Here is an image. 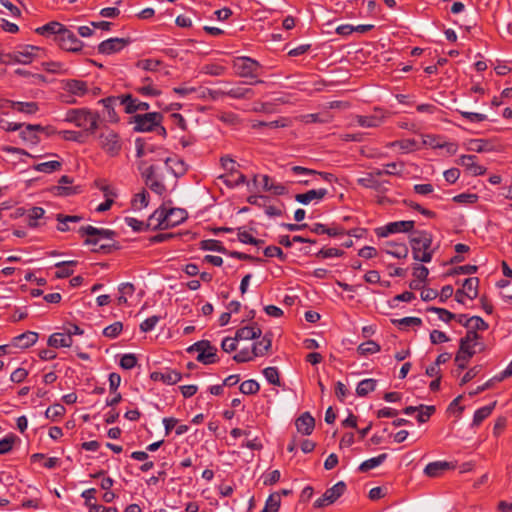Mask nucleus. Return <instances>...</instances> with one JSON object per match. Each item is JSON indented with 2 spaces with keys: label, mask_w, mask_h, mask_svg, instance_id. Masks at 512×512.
Wrapping results in <instances>:
<instances>
[{
  "label": "nucleus",
  "mask_w": 512,
  "mask_h": 512,
  "mask_svg": "<svg viewBox=\"0 0 512 512\" xmlns=\"http://www.w3.org/2000/svg\"><path fill=\"white\" fill-rule=\"evenodd\" d=\"M433 236L425 230L413 231L409 238L413 259L422 263H429L432 260L434 250L432 249Z\"/></svg>",
  "instance_id": "obj_1"
},
{
  "label": "nucleus",
  "mask_w": 512,
  "mask_h": 512,
  "mask_svg": "<svg viewBox=\"0 0 512 512\" xmlns=\"http://www.w3.org/2000/svg\"><path fill=\"white\" fill-rule=\"evenodd\" d=\"M65 121L73 123L91 134L95 133L99 127V115L85 108L68 110Z\"/></svg>",
  "instance_id": "obj_2"
},
{
  "label": "nucleus",
  "mask_w": 512,
  "mask_h": 512,
  "mask_svg": "<svg viewBox=\"0 0 512 512\" xmlns=\"http://www.w3.org/2000/svg\"><path fill=\"white\" fill-rule=\"evenodd\" d=\"M99 146L111 157H116L122 150V140L117 132L111 129H103L99 136Z\"/></svg>",
  "instance_id": "obj_3"
},
{
  "label": "nucleus",
  "mask_w": 512,
  "mask_h": 512,
  "mask_svg": "<svg viewBox=\"0 0 512 512\" xmlns=\"http://www.w3.org/2000/svg\"><path fill=\"white\" fill-rule=\"evenodd\" d=\"M233 68L243 78H256L262 70L261 64L250 57H237L233 61Z\"/></svg>",
  "instance_id": "obj_4"
},
{
  "label": "nucleus",
  "mask_w": 512,
  "mask_h": 512,
  "mask_svg": "<svg viewBox=\"0 0 512 512\" xmlns=\"http://www.w3.org/2000/svg\"><path fill=\"white\" fill-rule=\"evenodd\" d=\"M163 120V115L159 112H150L146 114H137L131 118L130 123H134V130L137 132H151L156 129Z\"/></svg>",
  "instance_id": "obj_5"
},
{
  "label": "nucleus",
  "mask_w": 512,
  "mask_h": 512,
  "mask_svg": "<svg viewBox=\"0 0 512 512\" xmlns=\"http://www.w3.org/2000/svg\"><path fill=\"white\" fill-rule=\"evenodd\" d=\"M187 352H198L197 361L205 365L217 362V348L212 346L208 340H201L192 344Z\"/></svg>",
  "instance_id": "obj_6"
},
{
  "label": "nucleus",
  "mask_w": 512,
  "mask_h": 512,
  "mask_svg": "<svg viewBox=\"0 0 512 512\" xmlns=\"http://www.w3.org/2000/svg\"><path fill=\"white\" fill-rule=\"evenodd\" d=\"M78 232L81 236H87V238L84 241L85 245L93 246L98 245L101 239L113 240V238L116 235V233L113 230L96 228L91 225L82 226Z\"/></svg>",
  "instance_id": "obj_7"
},
{
  "label": "nucleus",
  "mask_w": 512,
  "mask_h": 512,
  "mask_svg": "<svg viewBox=\"0 0 512 512\" xmlns=\"http://www.w3.org/2000/svg\"><path fill=\"white\" fill-rule=\"evenodd\" d=\"M345 490L346 484L343 481L337 482L334 486L327 489L322 495V497L315 501L314 507L322 508L326 505L334 503L344 494Z\"/></svg>",
  "instance_id": "obj_8"
},
{
  "label": "nucleus",
  "mask_w": 512,
  "mask_h": 512,
  "mask_svg": "<svg viewBox=\"0 0 512 512\" xmlns=\"http://www.w3.org/2000/svg\"><path fill=\"white\" fill-rule=\"evenodd\" d=\"M62 32L58 35L57 44L64 50L69 52H78L81 50L83 43L77 38L74 32L63 26Z\"/></svg>",
  "instance_id": "obj_9"
},
{
  "label": "nucleus",
  "mask_w": 512,
  "mask_h": 512,
  "mask_svg": "<svg viewBox=\"0 0 512 512\" xmlns=\"http://www.w3.org/2000/svg\"><path fill=\"white\" fill-rule=\"evenodd\" d=\"M415 222L412 220L390 222L384 227L376 229V234L379 237H387L389 234L400 232H413Z\"/></svg>",
  "instance_id": "obj_10"
},
{
  "label": "nucleus",
  "mask_w": 512,
  "mask_h": 512,
  "mask_svg": "<svg viewBox=\"0 0 512 512\" xmlns=\"http://www.w3.org/2000/svg\"><path fill=\"white\" fill-rule=\"evenodd\" d=\"M61 88L69 95L74 97H84L88 95V82L79 79L61 80Z\"/></svg>",
  "instance_id": "obj_11"
},
{
  "label": "nucleus",
  "mask_w": 512,
  "mask_h": 512,
  "mask_svg": "<svg viewBox=\"0 0 512 512\" xmlns=\"http://www.w3.org/2000/svg\"><path fill=\"white\" fill-rule=\"evenodd\" d=\"M130 43L128 38H110L102 41L98 45V52L105 55H111L120 52Z\"/></svg>",
  "instance_id": "obj_12"
},
{
  "label": "nucleus",
  "mask_w": 512,
  "mask_h": 512,
  "mask_svg": "<svg viewBox=\"0 0 512 512\" xmlns=\"http://www.w3.org/2000/svg\"><path fill=\"white\" fill-rule=\"evenodd\" d=\"M40 50L41 49L37 46L26 45L22 50L8 53L6 57L10 58L15 63L26 65L32 62L33 58L36 56V52Z\"/></svg>",
  "instance_id": "obj_13"
},
{
  "label": "nucleus",
  "mask_w": 512,
  "mask_h": 512,
  "mask_svg": "<svg viewBox=\"0 0 512 512\" xmlns=\"http://www.w3.org/2000/svg\"><path fill=\"white\" fill-rule=\"evenodd\" d=\"M38 337L39 335L37 332L26 331L13 337L10 345L20 349H27L37 342Z\"/></svg>",
  "instance_id": "obj_14"
},
{
  "label": "nucleus",
  "mask_w": 512,
  "mask_h": 512,
  "mask_svg": "<svg viewBox=\"0 0 512 512\" xmlns=\"http://www.w3.org/2000/svg\"><path fill=\"white\" fill-rule=\"evenodd\" d=\"M477 157L475 155H462L457 160L459 165L464 166L473 176L483 175L486 168L476 163Z\"/></svg>",
  "instance_id": "obj_15"
},
{
  "label": "nucleus",
  "mask_w": 512,
  "mask_h": 512,
  "mask_svg": "<svg viewBox=\"0 0 512 512\" xmlns=\"http://www.w3.org/2000/svg\"><path fill=\"white\" fill-rule=\"evenodd\" d=\"M120 98L121 104L125 105V112L128 114H133L136 111H147L150 107L147 102L139 101L133 98L131 94L122 95Z\"/></svg>",
  "instance_id": "obj_16"
},
{
  "label": "nucleus",
  "mask_w": 512,
  "mask_h": 512,
  "mask_svg": "<svg viewBox=\"0 0 512 512\" xmlns=\"http://www.w3.org/2000/svg\"><path fill=\"white\" fill-rule=\"evenodd\" d=\"M297 431L302 435H310L315 427V419L309 412H304L295 421Z\"/></svg>",
  "instance_id": "obj_17"
},
{
  "label": "nucleus",
  "mask_w": 512,
  "mask_h": 512,
  "mask_svg": "<svg viewBox=\"0 0 512 512\" xmlns=\"http://www.w3.org/2000/svg\"><path fill=\"white\" fill-rule=\"evenodd\" d=\"M168 210L165 208H159L149 217L147 226H153L154 229H167L168 224Z\"/></svg>",
  "instance_id": "obj_18"
},
{
  "label": "nucleus",
  "mask_w": 512,
  "mask_h": 512,
  "mask_svg": "<svg viewBox=\"0 0 512 512\" xmlns=\"http://www.w3.org/2000/svg\"><path fill=\"white\" fill-rule=\"evenodd\" d=\"M150 378L154 381H162L165 384L173 385L181 380L182 375L176 370L167 369L165 372H152Z\"/></svg>",
  "instance_id": "obj_19"
},
{
  "label": "nucleus",
  "mask_w": 512,
  "mask_h": 512,
  "mask_svg": "<svg viewBox=\"0 0 512 512\" xmlns=\"http://www.w3.org/2000/svg\"><path fill=\"white\" fill-rule=\"evenodd\" d=\"M357 183L364 188L373 189L379 193H385L387 191L385 184L389 182L380 181L367 173L364 177L357 179Z\"/></svg>",
  "instance_id": "obj_20"
},
{
  "label": "nucleus",
  "mask_w": 512,
  "mask_h": 512,
  "mask_svg": "<svg viewBox=\"0 0 512 512\" xmlns=\"http://www.w3.org/2000/svg\"><path fill=\"white\" fill-rule=\"evenodd\" d=\"M328 191L325 188L309 190L306 193H300L295 195V200L303 205L309 204L313 200L320 201L326 195Z\"/></svg>",
  "instance_id": "obj_21"
},
{
  "label": "nucleus",
  "mask_w": 512,
  "mask_h": 512,
  "mask_svg": "<svg viewBox=\"0 0 512 512\" xmlns=\"http://www.w3.org/2000/svg\"><path fill=\"white\" fill-rule=\"evenodd\" d=\"M167 169L176 177L183 176L187 171V165L178 157H167L164 159Z\"/></svg>",
  "instance_id": "obj_22"
},
{
  "label": "nucleus",
  "mask_w": 512,
  "mask_h": 512,
  "mask_svg": "<svg viewBox=\"0 0 512 512\" xmlns=\"http://www.w3.org/2000/svg\"><path fill=\"white\" fill-rule=\"evenodd\" d=\"M47 343L53 348H68L73 345V338L67 333L56 332L49 336Z\"/></svg>",
  "instance_id": "obj_23"
},
{
  "label": "nucleus",
  "mask_w": 512,
  "mask_h": 512,
  "mask_svg": "<svg viewBox=\"0 0 512 512\" xmlns=\"http://www.w3.org/2000/svg\"><path fill=\"white\" fill-rule=\"evenodd\" d=\"M63 26L64 25L59 22L51 21L41 27L36 28L35 32L39 35L46 37L54 36V40L57 41L58 35H60V33L62 32L61 30Z\"/></svg>",
  "instance_id": "obj_24"
},
{
  "label": "nucleus",
  "mask_w": 512,
  "mask_h": 512,
  "mask_svg": "<svg viewBox=\"0 0 512 512\" xmlns=\"http://www.w3.org/2000/svg\"><path fill=\"white\" fill-rule=\"evenodd\" d=\"M42 130L43 127L41 125L28 124L24 129L20 131V137L25 142L37 144L39 142V137L37 136L36 132Z\"/></svg>",
  "instance_id": "obj_25"
},
{
  "label": "nucleus",
  "mask_w": 512,
  "mask_h": 512,
  "mask_svg": "<svg viewBox=\"0 0 512 512\" xmlns=\"http://www.w3.org/2000/svg\"><path fill=\"white\" fill-rule=\"evenodd\" d=\"M385 251L387 254L399 259L406 258L409 252L406 244L395 242H387Z\"/></svg>",
  "instance_id": "obj_26"
},
{
  "label": "nucleus",
  "mask_w": 512,
  "mask_h": 512,
  "mask_svg": "<svg viewBox=\"0 0 512 512\" xmlns=\"http://www.w3.org/2000/svg\"><path fill=\"white\" fill-rule=\"evenodd\" d=\"M262 334V331L257 326H246L238 329L236 331V339L238 340H250L259 338Z\"/></svg>",
  "instance_id": "obj_27"
},
{
  "label": "nucleus",
  "mask_w": 512,
  "mask_h": 512,
  "mask_svg": "<svg viewBox=\"0 0 512 512\" xmlns=\"http://www.w3.org/2000/svg\"><path fill=\"white\" fill-rule=\"evenodd\" d=\"M76 260L62 261L55 264L57 271L55 272V277L58 279H63L71 276L73 274V269L71 267L77 265Z\"/></svg>",
  "instance_id": "obj_28"
},
{
  "label": "nucleus",
  "mask_w": 512,
  "mask_h": 512,
  "mask_svg": "<svg viewBox=\"0 0 512 512\" xmlns=\"http://www.w3.org/2000/svg\"><path fill=\"white\" fill-rule=\"evenodd\" d=\"M11 108L27 115L35 114L39 110L38 103L36 102L11 101Z\"/></svg>",
  "instance_id": "obj_29"
},
{
  "label": "nucleus",
  "mask_w": 512,
  "mask_h": 512,
  "mask_svg": "<svg viewBox=\"0 0 512 512\" xmlns=\"http://www.w3.org/2000/svg\"><path fill=\"white\" fill-rule=\"evenodd\" d=\"M497 401L477 409L474 413L472 426H479L494 410Z\"/></svg>",
  "instance_id": "obj_30"
},
{
  "label": "nucleus",
  "mask_w": 512,
  "mask_h": 512,
  "mask_svg": "<svg viewBox=\"0 0 512 512\" xmlns=\"http://www.w3.org/2000/svg\"><path fill=\"white\" fill-rule=\"evenodd\" d=\"M479 279L477 277H470L464 280L462 290L465 296L469 299H475L478 296Z\"/></svg>",
  "instance_id": "obj_31"
},
{
  "label": "nucleus",
  "mask_w": 512,
  "mask_h": 512,
  "mask_svg": "<svg viewBox=\"0 0 512 512\" xmlns=\"http://www.w3.org/2000/svg\"><path fill=\"white\" fill-rule=\"evenodd\" d=\"M272 345L271 335H264L262 339L253 344L252 354L253 356H263L267 353Z\"/></svg>",
  "instance_id": "obj_32"
},
{
  "label": "nucleus",
  "mask_w": 512,
  "mask_h": 512,
  "mask_svg": "<svg viewBox=\"0 0 512 512\" xmlns=\"http://www.w3.org/2000/svg\"><path fill=\"white\" fill-rule=\"evenodd\" d=\"M142 83L143 85L137 88L138 93L144 96H158L161 94V90L153 85L154 79L152 77L142 78Z\"/></svg>",
  "instance_id": "obj_33"
},
{
  "label": "nucleus",
  "mask_w": 512,
  "mask_h": 512,
  "mask_svg": "<svg viewBox=\"0 0 512 512\" xmlns=\"http://www.w3.org/2000/svg\"><path fill=\"white\" fill-rule=\"evenodd\" d=\"M253 95L254 91L251 88L242 86H236L226 90V96L234 99H250Z\"/></svg>",
  "instance_id": "obj_34"
},
{
  "label": "nucleus",
  "mask_w": 512,
  "mask_h": 512,
  "mask_svg": "<svg viewBox=\"0 0 512 512\" xmlns=\"http://www.w3.org/2000/svg\"><path fill=\"white\" fill-rule=\"evenodd\" d=\"M187 218V212L181 208H171L168 210L169 228L182 223Z\"/></svg>",
  "instance_id": "obj_35"
},
{
  "label": "nucleus",
  "mask_w": 512,
  "mask_h": 512,
  "mask_svg": "<svg viewBox=\"0 0 512 512\" xmlns=\"http://www.w3.org/2000/svg\"><path fill=\"white\" fill-rule=\"evenodd\" d=\"M117 100L121 101L120 96H118V97L110 96V97L101 99L99 101V103H101L104 106V108L106 109L107 116H108V119H109L110 122H117L118 121V117H117V114H116L115 109H114V104H115V102Z\"/></svg>",
  "instance_id": "obj_36"
},
{
  "label": "nucleus",
  "mask_w": 512,
  "mask_h": 512,
  "mask_svg": "<svg viewBox=\"0 0 512 512\" xmlns=\"http://www.w3.org/2000/svg\"><path fill=\"white\" fill-rule=\"evenodd\" d=\"M73 179L67 175L61 176L59 179V186L54 187V191L56 195L59 196H70L75 193V190L72 187H65L62 185L72 184Z\"/></svg>",
  "instance_id": "obj_37"
},
{
  "label": "nucleus",
  "mask_w": 512,
  "mask_h": 512,
  "mask_svg": "<svg viewBox=\"0 0 512 512\" xmlns=\"http://www.w3.org/2000/svg\"><path fill=\"white\" fill-rule=\"evenodd\" d=\"M377 381L372 378L360 381L356 387V393L360 397L368 395L376 389Z\"/></svg>",
  "instance_id": "obj_38"
},
{
  "label": "nucleus",
  "mask_w": 512,
  "mask_h": 512,
  "mask_svg": "<svg viewBox=\"0 0 512 512\" xmlns=\"http://www.w3.org/2000/svg\"><path fill=\"white\" fill-rule=\"evenodd\" d=\"M449 467V463L448 462H442V461H437V462H432V463H429L425 469H424V473L429 476V477H437L439 476L443 471H445L446 469H448Z\"/></svg>",
  "instance_id": "obj_39"
},
{
  "label": "nucleus",
  "mask_w": 512,
  "mask_h": 512,
  "mask_svg": "<svg viewBox=\"0 0 512 512\" xmlns=\"http://www.w3.org/2000/svg\"><path fill=\"white\" fill-rule=\"evenodd\" d=\"M387 459V454L383 453L378 455L377 457L370 458L362 462L358 468L360 472H368L371 469H374L381 465Z\"/></svg>",
  "instance_id": "obj_40"
},
{
  "label": "nucleus",
  "mask_w": 512,
  "mask_h": 512,
  "mask_svg": "<svg viewBox=\"0 0 512 512\" xmlns=\"http://www.w3.org/2000/svg\"><path fill=\"white\" fill-rule=\"evenodd\" d=\"M219 179L222 180L230 188L239 186L246 182L245 175L237 171L233 174V176H231V174L221 175Z\"/></svg>",
  "instance_id": "obj_41"
},
{
  "label": "nucleus",
  "mask_w": 512,
  "mask_h": 512,
  "mask_svg": "<svg viewBox=\"0 0 512 512\" xmlns=\"http://www.w3.org/2000/svg\"><path fill=\"white\" fill-rule=\"evenodd\" d=\"M281 505V497L279 493L269 495L265 502L264 508L260 512H278Z\"/></svg>",
  "instance_id": "obj_42"
},
{
  "label": "nucleus",
  "mask_w": 512,
  "mask_h": 512,
  "mask_svg": "<svg viewBox=\"0 0 512 512\" xmlns=\"http://www.w3.org/2000/svg\"><path fill=\"white\" fill-rule=\"evenodd\" d=\"M464 327L477 332L488 329V324L481 317L472 316L465 321Z\"/></svg>",
  "instance_id": "obj_43"
},
{
  "label": "nucleus",
  "mask_w": 512,
  "mask_h": 512,
  "mask_svg": "<svg viewBox=\"0 0 512 512\" xmlns=\"http://www.w3.org/2000/svg\"><path fill=\"white\" fill-rule=\"evenodd\" d=\"M200 248L207 251H216L223 254L228 253L226 248L218 240L208 239L200 242Z\"/></svg>",
  "instance_id": "obj_44"
},
{
  "label": "nucleus",
  "mask_w": 512,
  "mask_h": 512,
  "mask_svg": "<svg viewBox=\"0 0 512 512\" xmlns=\"http://www.w3.org/2000/svg\"><path fill=\"white\" fill-rule=\"evenodd\" d=\"M42 67L49 73L53 74H66L68 73V68L61 62L56 61H48L43 62Z\"/></svg>",
  "instance_id": "obj_45"
},
{
  "label": "nucleus",
  "mask_w": 512,
  "mask_h": 512,
  "mask_svg": "<svg viewBox=\"0 0 512 512\" xmlns=\"http://www.w3.org/2000/svg\"><path fill=\"white\" fill-rule=\"evenodd\" d=\"M380 349L381 348H380V345L378 343H376L373 340H369V341L361 343L358 346L357 351L361 355H367V354H374L376 352H379Z\"/></svg>",
  "instance_id": "obj_46"
},
{
  "label": "nucleus",
  "mask_w": 512,
  "mask_h": 512,
  "mask_svg": "<svg viewBox=\"0 0 512 512\" xmlns=\"http://www.w3.org/2000/svg\"><path fill=\"white\" fill-rule=\"evenodd\" d=\"M260 389L257 381L250 379L241 383L239 390L246 395L256 394Z\"/></svg>",
  "instance_id": "obj_47"
},
{
  "label": "nucleus",
  "mask_w": 512,
  "mask_h": 512,
  "mask_svg": "<svg viewBox=\"0 0 512 512\" xmlns=\"http://www.w3.org/2000/svg\"><path fill=\"white\" fill-rule=\"evenodd\" d=\"M161 65V61L155 60V59H144L139 60L136 63V67L149 71V72H156L158 70V67Z\"/></svg>",
  "instance_id": "obj_48"
},
{
  "label": "nucleus",
  "mask_w": 512,
  "mask_h": 512,
  "mask_svg": "<svg viewBox=\"0 0 512 512\" xmlns=\"http://www.w3.org/2000/svg\"><path fill=\"white\" fill-rule=\"evenodd\" d=\"M381 121L382 119L376 115L357 116V123L362 127H377Z\"/></svg>",
  "instance_id": "obj_49"
},
{
  "label": "nucleus",
  "mask_w": 512,
  "mask_h": 512,
  "mask_svg": "<svg viewBox=\"0 0 512 512\" xmlns=\"http://www.w3.org/2000/svg\"><path fill=\"white\" fill-rule=\"evenodd\" d=\"M266 380L275 386H280L279 371L276 367H267L263 370Z\"/></svg>",
  "instance_id": "obj_50"
},
{
  "label": "nucleus",
  "mask_w": 512,
  "mask_h": 512,
  "mask_svg": "<svg viewBox=\"0 0 512 512\" xmlns=\"http://www.w3.org/2000/svg\"><path fill=\"white\" fill-rule=\"evenodd\" d=\"M60 168H61V163L56 160L39 163L35 166V170L44 172V173H51V172L59 170Z\"/></svg>",
  "instance_id": "obj_51"
},
{
  "label": "nucleus",
  "mask_w": 512,
  "mask_h": 512,
  "mask_svg": "<svg viewBox=\"0 0 512 512\" xmlns=\"http://www.w3.org/2000/svg\"><path fill=\"white\" fill-rule=\"evenodd\" d=\"M427 311L428 312H434V313L438 314L439 319L444 321V322H446V323H448L451 320L456 318L455 314L451 313L450 311H448L445 308H439V307L431 306V307L427 308Z\"/></svg>",
  "instance_id": "obj_52"
},
{
  "label": "nucleus",
  "mask_w": 512,
  "mask_h": 512,
  "mask_svg": "<svg viewBox=\"0 0 512 512\" xmlns=\"http://www.w3.org/2000/svg\"><path fill=\"white\" fill-rule=\"evenodd\" d=\"M44 214L45 210L42 207H33L32 209H30L28 213V225L30 227H37V220L41 219L44 216Z\"/></svg>",
  "instance_id": "obj_53"
},
{
  "label": "nucleus",
  "mask_w": 512,
  "mask_h": 512,
  "mask_svg": "<svg viewBox=\"0 0 512 512\" xmlns=\"http://www.w3.org/2000/svg\"><path fill=\"white\" fill-rule=\"evenodd\" d=\"M145 184L149 187L151 191L158 194L159 196L164 195L167 191L165 184L158 177L151 181H147V183Z\"/></svg>",
  "instance_id": "obj_54"
},
{
  "label": "nucleus",
  "mask_w": 512,
  "mask_h": 512,
  "mask_svg": "<svg viewBox=\"0 0 512 512\" xmlns=\"http://www.w3.org/2000/svg\"><path fill=\"white\" fill-rule=\"evenodd\" d=\"M419 413L417 415V421L419 423H425L429 420L431 415L435 412L434 406H427V405H419Z\"/></svg>",
  "instance_id": "obj_55"
},
{
  "label": "nucleus",
  "mask_w": 512,
  "mask_h": 512,
  "mask_svg": "<svg viewBox=\"0 0 512 512\" xmlns=\"http://www.w3.org/2000/svg\"><path fill=\"white\" fill-rule=\"evenodd\" d=\"M469 150L481 153V152H485V151H490L491 147L487 140L474 139V140L470 141Z\"/></svg>",
  "instance_id": "obj_56"
},
{
  "label": "nucleus",
  "mask_w": 512,
  "mask_h": 512,
  "mask_svg": "<svg viewBox=\"0 0 512 512\" xmlns=\"http://www.w3.org/2000/svg\"><path fill=\"white\" fill-rule=\"evenodd\" d=\"M390 146H398L400 149L404 150L405 152H411L415 149H418L417 142L414 139H405V140H399L394 141L390 143Z\"/></svg>",
  "instance_id": "obj_57"
},
{
  "label": "nucleus",
  "mask_w": 512,
  "mask_h": 512,
  "mask_svg": "<svg viewBox=\"0 0 512 512\" xmlns=\"http://www.w3.org/2000/svg\"><path fill=\"white\" fill-rule=\"evenodd\" d=\"M123 329V324L119 321L107 326L103 330V335L108 338H116Z\"/></svg>",
  "instance_id": "obj_58"
},
{
  "label": "nucleus",
  "mask_w": 512,
  "mask_h": 512,
  "mask_svg": "<svg viewBox=\"0 0 512 512\" xmlns=\"http://www.w3.org/2000/svg\"><path fill=\"white\" fill-rule=\"evenodd\" d=\"M16 439H17V437L14 435H9V436H6L3 439H1L0 440V455L9 453L12 450Z\"/></svg>",
  "instance_id": "obj_59"
},
{
  "label": "nucleus",
  "mask_w": 512,
  "mask_h": 512,
  "mask_svg": "<svg viewBox=\"0 0 512 512\" xmlns=\"http://www.w3.org/2000/svg\"><path fill=\"white\" fill-rule=\"evenodd\" d=\"M64 413V406L61 404H55L47 408L45 416L49 419L55 420L57 417H61Z\"/></svg>",
  "instance_id": "obj_60"
},
{
  "label": "nucleus",
  "mask_w": 512,
  "mask_h": 512,
  "mask_svg": "<svg viewBox=\"0 0 512 512\" xmlns=\"http://www.w3.org/2000/svg\"><path fill=\"white\" fill-rule=\"evenodd\" d=\"M160 319H161V317L157 316V315H153V316L145 319L140 324V330L144 333L152 331L155 328V326L157 325V323L160 321Z\"/></svg>",
  "instance_id": "obj_61"
},
{
  "label": "nucleus",
  "mask_w": 512,
  "mask_h": 512,
  "mask_svg": "<svg viewBox=\"0 0 512 512\" xmlns=\"http://www.w3.org/2000/svg\"><path fill=\"white\" fill-rule=\"evenodd\" d=\"M148 197L149 194L147 191L143 190L142 192L135 195L133 200V207L135 209H141L148 206Z\"/></svg>",
  "instance_id": "obj_62"
},
{
  "label": "nucleus",
  "mask_w": 512,
  "mask_h": 512,
  "mask_svg": "<svg viewBox=\"0 0 512 512\" xmlns=\"http://www.w3.org/2000/svg\"><path fill=\"white\" fill-rule=\"evenodd\" d=\"M264 255L266 257H277L282 262L286 260V255L283 253L282 249L278 246H268L264 249Z\"/></svg>",
  "instance_id": "obj_63"
},
{
  "label": "nucleus",
  "mask_w": 512,
  "mask_h": 512,
  "mask_svg": "<svg viewBox=\"0 0 512 512\" xmlns=\"http://www.w3.org/2000/svg\"><path fill=\"white\" fill-rule=\"evenodd\" d=\"M137 364V358L134 354H124L120 359V366L125 370L134 368Z\"/></svg>",
  "instance_id": "obj_64"
}]
</instances>
